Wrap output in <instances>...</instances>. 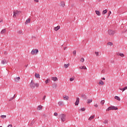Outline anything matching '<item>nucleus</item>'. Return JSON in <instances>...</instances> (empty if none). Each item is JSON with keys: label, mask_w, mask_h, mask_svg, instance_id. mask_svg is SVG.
I'll list each match as a JSON object with an SVG mask.
<instances>
[{"label": "nucleus", "mask_w": 127, "mask_h": 127, "mask_svg": "<svg viewBox=\"0 0 127 127\" xmlns=\"http://www.w3.org/2000/svg\"><path fill=\"white\" fill-rule=\"evenodd\" d=\"M53 88H54L55 89H56L57 88V84H55L53 85Z\"/></svg>", "instance_id": "nucleus-34"}, {"label": "nucleus", "mask_w": 127, "mask_h": 127, "mask_svg": "<svg viewBox=\"0 0 127 127\" xmlns=\"http://www.w3.org/2000/svg\"><path fill=\"white\" fill-rule=\"evenodd\" d=\"M80 103V98L78 97L76 98V102H75V106H78Z\"/></svg>", "instance_id": "nucleus-7"}, {"label": "nucleus", "mask_w": 127, "mask_h": 127, "mask_svg": "<svg viewBox=\"0 0 127 127\" xmlns=\"http://www.w3.org/2000/svg\"><path fill=\"white\" fill-rule=\"evenodd\" d=\"M45 83H46V84H48V83H49V79H47L45 81Z\"/></svg>", "instance_id": "nucleus-40"}, {"label": "nucleus", "mask_w": 127, "mask_h": 127, "mask_svg": "<svg viewBox=\"0 0 127 127\" xmlns=\"http://www.w3.org/2000/svg\"><path fill=\"white\" fill-rule=\"evenodd\" d=\"M100 104L102 105H104V104H105V100H102L100 102Z\"/></svg>", "instance_id": "nucleus-35"}, {"label": "nucleus", "mask_w": 127, "mask_h": 127, "mask_svg": "<svg viewBox=\"0 0 127 127\" xmlns=\"http://www.w3.org/2000/svg\"><path fill=\"white\" fill-rule=\"evenodd\" d=\"M85 61V59L83 58H82L81 59H80V62H84Z\"/></svg>", "instance_id": "nucleus-37"}, {"label": "nucleus", "mask_w": 127, "mask_h": 127, "mask_svg": "<svg viewBox=\"0 0 127 127\" xmlns=\"http://www.w3.org/2000/svg\"><path fill=\"white\" fill-rule=\"evenodd\" d=\"M103 124H104L105 125H107L109 124V121L108 120H105L103 122Z\"/></svg>", "instance_id": "nucleus-31"}, {"label": "nucleus", "mask_w": 127, "mask_h": 127, "mask_svg": "<svg viewBox=\"0 0 127 127\" xmlns=\"http://www.w3.org/2000/svg\"><path fill=\"white\" fill-rule=\"evenodd\" d=\"M34 1H35L36 2H38V1H39V0H34Z\"/></svg>", "instance_id": "nucleus-47"}, {"label": "nucleus", "mask_w": 127, "mask_h": 127, "mask_svg": "<svg viewBox=\"0 0 127 127\" xmlns=\"http://www.w3.org/2000/svg\"><path fill=\"white\" fill-rule=\"evenodd\" d=\"M114 98H115V100H117L118 101H121V98H120V97H119L118 96H115Z\"/></svg>", "instance_id": "nucleus-21"}, {"label": "nucleus", "mask_w": 127, "mask_h": 127, "mask_svg": "<svg viewBox=\"0 0 127 127\" xmlns=\"http://www.w3.org/2000/svg\"><path fill=\"white\" fill-rule=\"evenodd\" d=\"M98 84L99 85H104V84H105V83H104V81H103V80H99Z\"/></svg>", "instance_id": "nucleus-22"}, {"label": "nucleus", "mask_w": 127, "mask_h": 127, "mask_svg": "<svg viewBox=\"0 0 127 127\" xmlns=\"http://www.w3.org/2000/svg\"><path fill=\"white\" fill-rule=\"evenodd\" d=\"M79 1H81V2H83V1H84V0H79Z\"/></svg>", "instance_id": "nucleus-48"}, {"label": "nucleus", "mask_w": 127, "mask_h": 127, "mask_svg": "<svg viewBox=\"0 0 127 127\" xmlns=\"http://www.w3.org/2000/svg\"><path fill=\"white\" fill-rule=\"evenodd\" d=\"M21 13V11L18 10H14L13 11V17L15 18V17H17L18 15H19Z\"/></svg>", "instance_id": "nucleus-2"}, {"label": "nucleus", "mask_w": 127, "mask_h": 127, "mask_svg": "<svg viewBox=\"0 0 127 127\" xmlns=\"http://www.w3.org/2000/svg\"><path fill=\"white\" fill-rule=\"evenodd\" d=\"M41 109H42V106L41 105H39L37 107V110L38 111H40V110H41Z\"/></svg>", "instance_id": "nucleus-26"}, {"label": "nucleus", "mask_w": 127, "mask_h": 127, "mask_svg": "<svg viewBox=\"0 0 127 127\" xmlns=\"http://www.w3.org/2000/svg\"><path fill=\"white\" fill-rule=\"evenodd\" d=\"M6 30L5 29H2L1 31H0V33L1 34H4V33L6 32Z\"/></svg>", "instance_id": "nucleus-24"}, {"label": "nucleus", "mask_w": 127, "mask_h": 127, "mask_svg": "<svg viewBox=\"0 0 127 127\" xmlns=\"http://www.w3.org/2000/svg\"><path fill=\"white\" fill-rule=\"evenodd\" d=\"M4 54H5V55H6V54H7V53L6 52H4Z\"/></svg>", "instance_id": "nucleus-49"}, {"label": "nucleus", "mask_w": 127, "mask_h": 127, "mask_svg": "<svg viewBox=\"0 0 127 127\" xmlns=\"http://www.w3.org/2000/svg\"><path fill=\"white\" fill-rule=\"evenodd\" d=\"M52 80H53V81H58V78L56 77H52Z\"/></svg>", "instance_id": "nucleus-17"}, {"label": "nucleus", "mask_w": 127, "mask_h": 127, "mask_svg": "<svg viewBox=\"0 0 127 127\" xmlns=\"http://www.w3.org/2000/svg\"><path fill=\"white\" fill-rule=\"evenodd\" d=\"M63 99L64 101H68L69 100V96L65 95L63 96Z\"/></svg>", "instance_id": "nucleus-9"}, {"label": "nucleus", "mask_w": 127, "mask_h": 127, "mask_svg": "<svg viewBox=\"0 0 127 127\" xmlns=\"http://www.w3.org/2000/svg\"><path fill=\"white\" fill-rule=\"evenodd\" d=\"M13 99H14V97L10 98V99H9V102H10L11 101H12V100H13Z\"/></svg>", "instance_id": "nucleus-38"}, {"label": "nucleus", "mask_w": 127, "mask_h": 127, "mask_svg": "<svg viewBox=\"0 0 127 127\" xmlns=\"http://www.w3.org/2000/svg\"><path fill=\"white\" fill-rule=\"evenodd\" d=\"M94 107H95V108H98V107H99V105H98L97 104L94 105Z\"/></svg>", "instance_id": "nucleus-45"}, {"label": "nucleus", "mask_w": 127, "mask_h": 127, "mask_svg": "<svg viewBox=\"0 0 127 127\" xmlns=\"http://www.w3.org/2000/svg\"><path fill=\"white\" fill-rule=\"evenodd\" d=\"M107 45L108 46H114V44H113V43L111 42H109L108 43H107Z\"/></svg>", "instance_id": "nucleus-20"}, {"label": "nucleus", "mask_w": 127, "mask_h": 127, "mask_svg": "<svg viewBox=\"0 0 127 127\" xmlns=\"http://www.w3.org/2000/svg\"><path fill=\"white\" fill-rule=\"evenodd\" d=\"M93 119H95L94 115H93V116H91L90 117H89L88 120H89V121H92V120H93Z\"/></svg>", "instance_id": "nucleus-23"}, {"label": "nucleus", "mask_w": 127, "mask_h": 127, "mask_svg": "<svg viewBox=\"0 0 127 127\" xmlns=\"http://www.w3.org/2000/svg\"><path fill=\"white\" fill-rule=\"evenodd\" d=\"M80 111H81V112H85V111H86V108L83 107L80 108Z\"/></svg>", "instance_id": "nucleus-32"}, {"label": "nucleus", "mask_w": 127, "mask_h": 127, "mask_svg": "<svg viewBox=\"0 0 127 127\" xmlns=\"http://www.w3.org/2000/svg\"><path fill=\"white\" fill-rule=\"evenodd\" d=\"M93 102V100L92 99H88L87 101V104H90V103H92Z\"/></svg>", "instance_id": "nucleus-28"}, {"label": "nucleus", "mask_w": 127, "mask_h": 127, "mask_svg": "<svg viewBox=\"0 0 127 127\" xmlns=\"http://www.w3.org/2000/svg\"><path fill=\"white\" fill-rule=\"evenodd\" d=\"M66 48H67V47H64V50H66Z\"/></svg>", "instance_id": "nucleus-52"}, {"label": "nucleus", "mask_w": 127, "mask_h": 127, "mask_svg": "<svg viewBox=\"0 0 127 127\" xmlns=\"http://www.w3.org/2000/svg\"><path fill=\"white\" fill-rule=\"evenodd\" d=\"M38 52H39V51L38 50L33 49L31 52V54H32V55H36V54H37Z\"/></svg>", "instance_id": "nucleus-5"}, {"label": "nucleus", "mask_w": 127, "mask_h": 127, "mask_svg": "<svg viewBox=\"0 0 127 127\" xmlns=\"http://www.w3.org/2000/svg\"><path fill=\"white\" fill-rule=\"evenodd\" d=\"M108 34H109V35H114V34H115V33H116V31H114L112 30H109L108 31Z\"/></svg>", "instance_id": "nucleus-6"}, {"label": "nucleus", "mask_w": 127, "mask_h": 127, "mask_svg": "<svg viewBox=\"0 0 127 127\" xmlns=\"http://www.w3.org/2000/svg\"><path fill=\"white\" fill-rule=\"evenodd\" d=\"M19 80H20V77L19 76L17 77L14 79V81H15V82H18Z\"/></svg>", "instance_id": "nucleus-12"}, {"label": "nucleus", "mask_w": 127, "mask_h": 127, "mask_svg": "<svg viewBox=\"0 0 127 127\" xmlns=\"http://www.w3.org/2000/svg\"><path fill=\"white\" fill-rule=\"evenodd\" d=\"M95 55L96 56H99V52H95Z\"/></svg>", "instance_id": "nucleus-41"}, {"label": "nucleus", "mask_w": 127, "mask_h": 127, "mask_svg": "<svg viewBox=\"0 0 127 127\" xmlns=\"http://www.w3.org/2000/svg\"><path fill=\"white\" fill-rule=\"evenodd\" d=\"M118 110V108L116 106H110L108 107L106 111L109 112V111H117Z\"/></svg>", "instance_id": "nucleus-4"}, {"label": "nucleus", "mask_w": 127, "mask_h": 127, "mask_svg": "<svg viewBox=\"0 0 127 127\" xmlns=\"http://www.w3.org/2000/svg\"><path fill=\"white\" fill-rule=\"evenodd\" d=\"M7 127H12V125L11 124H9Z\"/></svg>", "instance_id": "nucleus-44"}, {"label": "nucleus", "mask_w": 127, "mask_h": 127, "mask_svg": "<svg viewBox=\"0 0 127 127\" xmlns=\"http://www.w3.org/2000/svg\"><path fill=\"white\" fill-rule=\"evenodd\" d=\"M74 78H69V81H70V82H72V81H73V80H74Z\"/></svg>", "instance_id": "nucleus-39"}, {"label": "nucleus", "mask_w": 127, "mask_h": 127, "mask_svg": "<svg viewBox=\"0 0 127 127\" xmlns=\"http://www.w3.org/2000/svg\"><path fill=\"white\" fill-rule=\"evenodd\" d=\"M101 80H106V78H105V77H103V78H101Z\"/></svg>", "instance_id": "nucleus-50"}, {"label": "nucleus", "mask_w": 127, "mask_h": 127, "mask_svg": "<svg viewBox=\"0 0 127 127\" xmlns=\"http://www.w3.org/2000/svg\"><path fill=\"white\" fill-rule=\"evenodd\" d=\"M2 21H3L2 19L0 20V23H1V22H2Z\"/></svg>", "instance_id": "nucleus-51"}, {"label": "nucleus", "mask_w": 127, "mask_h": 127, "mask_svg": "<svg viewBox=\"0 0 127 127\" xmlns=\"http://www.w3.org/2000/svg\"><path fill=\"white\" fill-rule=\"evenodd\" d=\"M54 116H55V117H57V116H58V113H57V112L55 113Z\"/></svg>", "instance_id": "nucleus-42"}, {"label": "nucleus", "mask_w": 127, "mask_h": 127, "mask_svg": "<svg viewBox=\"0 0 127 127\" xmlns=\"http://www.w3.org/2000/svg\"><path fill=\"white\" fill-rule=\"evenodd\" d=\"M45 99H46V95H44L42 98V100L45 101Z\"/></svg>", "instance_id": "nucleus-36"}, {"label": "nucleus", "mask_w": 127, "mask_h": 127, "mask_svg": "<svg viewBox=\"0 0 127 127\" xmlns=\"http://www.w3.org/2000/svg\"><path fill=\"white\" fill-rule=\"evenodd\" d=\"M121 91H122L123 92H124V91H126V90H127V86L124 87V88H119Z\"/></svg>", "instance_id": "nucleus-18"}, {"label": "nucleus", "mask_w": 127, "mask_h": 127, "mask_svg": "<svg viewBox=\"0 0 127 127\" xmlns=\"http://www.w3.org/2000/svg\"><path fill=\"white\" fill-rule=\"evenodd\" d=\"M60 6H61L62 7H64V6H65V2L63 1H62L60 3Z\"/></svg>", "instance_id": "nucleus-8"}, {"label": "nucleus", "mask_w": 127, "mask_h": 127, "mask_svg": "<svg viewBox=\"0 0 127 127\" xmlns=\"http://www.w3.org/2000/svg\"><path fill=\"white\" fill-rule=\"evenodd\" d=\"M60 28V26H58L57 27H54V30L55 31H57L59 30Z\"/></svg>", "instance_id": "nucleus-13"}, {"label": "nucleus", "mask_w": 127, "mask_h": 127, "mask_svg": "<svg viewBox=\"0 0 127 127\" xmlns=\"http://www.w3.org/2000/svg\"><path fill=\"white\" fill-rule=\"evenodd\" d=\"M0 117L2 118V119H5V118H6V115H1L0 116Z\"/></svg>", "instance_id": "nucleus-33"}, {"label": "nucleus", "mask_w": 127, "mask_h": 127, "mask_svg": "<svg viewBox=\"0 0 127 127\" xmlns=\"http://www.w3.org/2000/svg\"><path fill=\"white\" fill-rule=\"evenodd\" d=\"M0 127H2V126H0Z\"/></svg>", "instance_id": "nucleus-55"}, {"label": "nucleus", "mask_w": 127, "mask_h": 127, "mask_svg": "<svg viewBox=\"0 0 127 127\" xmlns=\"http://www.w3.org/2000/svg\"><path fill=\"white\" fill-rule=\"evenodd\" d=\"M35 77L37 78H40V75L39 74V73H35Z\"/></svg>", "instance_id": "nucleus-19"}, {"label": "nucleus", "mask_w": 127, "mask_h": 127, "mask_svg": "<svg viewBox=\"0 0 127 127\" xmlns=\"http://www.w3.org/2000/svg\"><path fill=\"white\" fill-rule=\"evenodd\" d=\"M17 33L19 34H21V35H23V31L21 30H19L18 31H17Z\"/></svg>", "instance_id": "nucleus-15"}, {"label": "nucleus", "mask_w": 127, "mask_h": 127, "mask_svg": "<svg viewBox=\"0 0 127 127\" xmlns=\"http://www.w3.org/2000/svg\"><path fill=\"white\" fill-rule=\"evenodd\" d=\"M95 13L97 14V15H98V16H100L101 15V13L99 10H95Z\"/></svg>", "instance_id": "nucleus-16"}, {"label": "nucleus", "mask_w": 127, "mask_h": 127, "mask_svg": "<svg viewBox=\"0 0 127 127\" xmlns=\"http://www.w3.org/2000/svg\"><path fill=\"white\" fill-rule=\"evenodd\" d=\"M59 116L60 117V119H61V120L63 123H64V122H65V121H66V115H65L64 114H61L59 115Z\"/></svg>", "instance_id": "nucleus-3"}, {"label": "nucleus", "mask_w": 127, "mask_h": 127, "mask_svg": "<svg viewBox=\"0 0 127 127\" xmlns=\"http://www.w3.org/2000/svg\"><path fill=\"white\" fill-rule=\"evenodd\" d=\"M69 66H70V64H64V68H68V67H69Z\"/></svg>", "instance_id": "nucleus-25"}, {"label": "nucleus", "mask_w": 127, "mask_h": 127, "mask_svg": "<svg viewBox=\"0 0 127 127\" xmlns=\"http://www.w3.org/2000/svg\"><path fill=\"white\" fill-rule=\"evenodd\" d=\"M107 12H108V10L105 9L103 11L102 14H106V13H107Z\"/></svg>", "instance_id": "nucleus-30"}, {"label": "nucleus", "mask_w": 127, "mask_h": 127, "mask_svg": "<svg viewBox=\"0 0 127 127\" xmlns=\"http://www.w3.org/2000/svg\"><path fill=\"white\" fill-rule=\"evenodd\" d=\"M59 106H64V103L63 101H59L58 102Z\"/></svg>", "instance_id": "nucleus-10"}, {"label": "nucleus", "mask_w": 127, "mask_h": 127, "mask_svg": "<svg viewBox=\"0 0 127 127\" xmlns=\"http://www.w3.org/2000/svg\"><path fill=\"white\" fill-rule=\"evenodd\" d=\"M30 23V18H28L26 20V24H27V23Z\"/></svg>", "instance_id": "nucleus-29"}, {"label": "nucleus", "mask_w": 127, "mask_h": 127, "mask_svg": "<svg viewBox=\"0 0 127 127\" xmlns=\"http://www.w3.org/2000/svg\"><path fill=\"white\" fill-rule=\"evenodd\" d=\"M117 55H119L121 57H125V55L123 53L118 54Z\"/></svg>", "instance_id": "nucleus-27"}, {"label": "nucleus", "mask_w": 127, "mask_h": 127, "mask_svg": "<svg viewBox=\"0 0 127 127\" xmlns=\"http://www.w3.org/2000/svg\"><path fill=\"white\" fill-rule=\"evenodd\" d=\"M112 13L111 11H109V13H108V16H110V15H111V14Z\"/></svg>", "instance_id": "nucleus-46"}, {"label": "nucleus", "mask_w": 127, "mask_h": 127, "mask_svg": "<svg viewBox=\"0 0 127 127\" xmlns=\"http://www.w3.org/2000/svg\"><path fill=\"white\" fill-rule=\"evenodd\" d=\"M7 62H6V60H3V61H1V64H2L3 65L4 64H6Z\"/></svg>", "instance_id": "nucleus-14"}, {"label": "nucleus", "mask_w": 127, "mask_h": 127, "mask_svg": "<svg viewBox=\"0 0 127 127\" xmlns=\"http://www.w3.org/2000/svg\"><path fill=\"white\" fill-rule=\"evenodd\" d=\"M29 86L31 89H35V87H36L37 88H38V87H39V83H35L34 81L32 80L31 81V82L30 83Z\"/></svg>", "instance_id": "nucleus-1"}, {"label": "nucleus", "mask_w": 127, "mask_h": 127, "mask_svg": "<svg viewBox=\"0 0 127 127\" xmlns=\"http://www.w3.org/2000/svg\"><path fill=\"white\" fill-rule=\"evenodd\" d=\"M73 55H74V56H75V55H76V51H73Z\"/></svg>", "instance_id": "nucleus-43"}, {"label": "nucleus", "mask_w": 127, "mask_h": 127, "mask_svg": "<svg viewBox=\"0 0 127 127\" xmlns=\"http://www.w3.org/2000/svg\"><path fill=\"white\" fill-rule=\"evenodd\" d=\"M79 68L81 70H86V69H87V67L85 66H79Z\"/></svg>", "instance_id": "nucleus-11"}, {"label": "nucleus", "mask_w": 127, "mask_h": 127, "mask_svg": "<svg viewBox=\"0 0 127 127\" xmlns=\"http://www.w3.org/2000/svg\"><path fill=\"white\" fill-rule=\"evenodd\" d=\"M13 97H14V98H15V94H14Z\"/></svg>", "instance_id": "nucleus-53"}, {"label": "nucleus", "mask_w": 127, "mask_h": 127, "mask_svg": "<svg viewBox=\"0 0 127 127\" xmlns=\"http://www.w3.org/2000/svg\"><path fill=\"white\" fill-rule=\"evenodd\" d=\"M27 66H28V64L25 65V67H27Z\"/></svg>", "instance_id": "nucleus-54"}]
</instances>
